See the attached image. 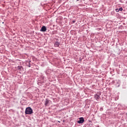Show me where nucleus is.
Instances as JSON below:
<instances>
[{"label":"nucleus","mask_w":127,"mask_h":127,"mask_svg":"<svg viewBox=\"0 0 127 127\" xmlns=\"http://www.w3.org/2000/svg\"><path fill=\"white\" fill-rule=\"evenodd\" d=\"M25 114V115H31L32 114H33V111L31 108L27 107L26 108Z\"/></svg>","instance_id":"f257e3e1"},{"label":"nucleus","mask_w":127,"mask_h":127,"mask_svg":"<svg viewBox=\"0 0 127 127\" xmlns=\"http://www.w3.org/2000/svg\"><path fill=\"white\" fill-rule=\"evenodd\" d=\"M85 122V120H84V118L83 117L79 118V121H77L78 124H83Z\"/></svg>","instance_id":"f03ea898"},{"label":"nucleus","mask_w":127,"mask_h":127,"mask_svg":"<svg viewBox=\"0 0 127 127\" xmlns=\"http://www.w3.org/2000/svg\"><path fill=\"white\" fill-rule=\"evenodd\" d=\"M47 29L45 26H43L40 30V31H42L43 32H45L46 31Z\"/></svg>","instance_id":"7ed1b4c3"},{"label":"nucleus","mask_w":127,"mask_h":127,"mask_svg":"<svg viewBox=\"0 0 127 127\" xmlns=\"http://www.w3.org/2000/svg\"><path fill=\"white\" fill-rule=\"evenodd\" d=\"M55 47H59V45H60V43L58 42H56L54 44Z\"/></svg>","instance_id":"20e7f679"},{"label":"nucleus","mask_w":127,"mask_h":127,"mask_svg":"<svg viewBox=\"0 0 127 127\" xmlns=\"http://www.w3.org/2000/svg\"><path fill=\"white\" fill-rule=\"evenodd\" d=\"M95 98L97 100H99V99H100V95H99L98 94H96V95H95Z\"/></svg>","instance_id":"39448f33"},{"label":"nucleus","mask_w":127,"mask_h":127,"mask_svg":"<svg viewBox=\"0 0 127 127\" xmlns=\"http://www.w3.org/2000/svg\"><path fill=\"white\" fill-rule=\"evenodd\" d=\"M48 104H49V101L48 100H46L45 105V106H47V105H48Z\"/></svg>","instance_id":"423d86ee"},{"label":"nucleus","mask_w":127,"mask_h":127,"mask_svg":"<svg viewBox=\"0 0 127 127\" xmlns=\"http://www.w3.org/2000/svg\"><path fill=\"white\" fill-rule=\"evenodd\" d=\"M17 68H18V70H21V69H22V66H18Z\"/></svg>","instance_id":"0eeeda50"},{"label":"nucleus","mask_w":127,"mask_h":127,"mask_svg":"<svg viewBox=\"0 0 127 127\" xmlns=\"http://www.w3.org/2000/svg\"><path fill=\"white\" fill-rule=\"evenodd\" d=\"M116 11H117V12H119L120 11V9H116Z\"/></svg>","instance_id":"6e6552de"},{"label":"nucleus","mask_w":127,"mask_h":127,"mask_svg":"<svg viewBox=\"0 0 127 127\" xmlns=\"http://www.w3.org/2000/svg\"><path fill=\"white\" fill-rule=\"evenodd\" d=\"M119 10H120V11H123V8L122 7H120L119 8Z\"/></svg>","instance_id":"1a4fd4ad"},{"label":"nucleus","mask_w":127,"mask_h":127,"mask_svg":"<svg viewBox=\"0 0 127 127\" xmlns=\"http://www.w3.org/2000/svg\"><path fill=\"white\" fill-rule=\"evenodd\" d=\"M72 22H73V23H75L76 22V21H73Z\"/></svg>","instance_id":"9d476101"}]
</instances>
